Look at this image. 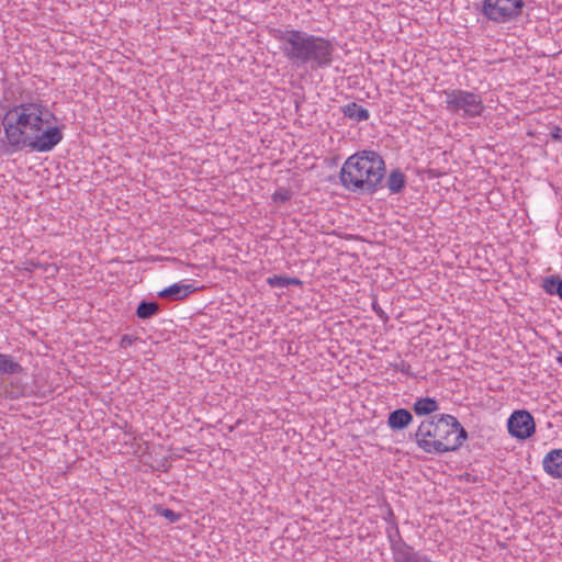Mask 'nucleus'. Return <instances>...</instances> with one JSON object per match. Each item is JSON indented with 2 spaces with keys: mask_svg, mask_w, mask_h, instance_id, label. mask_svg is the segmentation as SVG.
<instances>
[{
  "mask_svg": "<svg viewBox=\"0 0 562 562\" xmlns=\"http://www.w3.org/2000/svg\"><path fill=\"white\" fill-rule=\"evenodd\" d=\"M2 144L8 153L52 151L64 138V126L40 94L22 92L1 120Z\"/></svg>",
  "mask_w": 562,
  "mask_h": 562,
  "instance_id": "nucleus-1",
  "label": "nucleus"
},
{
  "mask_svg": "<svg viewBox=\"0 0 562 562\" xmlns=\"http://www.w3.org/2000/svg\"><path fill=\"white\" fill-rule=\"evenodd\" d=\"M270 33L292 65L318 70L334 61L335 45L327 37L290 27L272 29Z\"/></svg>",
  "mask_w": 562,
  "mask_h": 562,
  "instance_id": "nucleus-2",
  "label": "nucleus"
},
{
  "mask_svg": "<svg viewBox=\"0 0 562 562\" xmlns=\"http://www.w3.org/2000/svg\"><path fill=\"white\" fill-rule=\"evenodd\" d=\"M385 176V162L373 150L358 151L344 162L340 170L341 184L351 192L374 193Z\"/></svg>",
  "mask_w": 562,
  "mask_h": 562,
  "instance_id": "nucleus-3",
  "label": "nucleus"
},
{
  "mask_svg": "<svg viewBox=\"0 0 562 562\" xmlns=\"http://www.w3.org/2000/svg\"><path fill=\"white\" fill-rule=\"evenodd\" d=\"M465 438L464 428L456 417L448 414L422 422L415 432L418 447L427 453L437 454L459 449Z\"/></svg>",
  "mask_w": 562,
  "mask_h": 562,
  "instance_id": "nucleus-4",
  "label": "nucleus"
},
{
  "mask_svg": "<svg viewBox=\"0 0 562 562\" xmlns=\"http://www.w3.org/2000/svg\"><path fill=\"white\" fill-rule=\"evenodd\" d=\"M23 367L13 356L0 352V397L18 398L24 393V385L18 378Z\"/></svg>",
  "mask_w": 562,
  "mask_h": 562,
  "instance_id": "nucleus-5",
  "label": "nucleus"
},
{
  "mask_svg": "<svg viewBox=\"0 0 562 562\" xmlns=\"http://www.w3.org/2000/svg\"><path fill=\"white\" fill-rule=\"evenodd\" d=\"M445 95L446 109L451 113L460 114L463 117H476L484 111L483 100L477 93L453 89L445 91Z\"/></svg>",
  "mask_w": 562,
  "mask_h": 562,
  "instance_id": "nucleus-6",
  "label": "nucleus"
},
{
  "mask_svg": "<svg viewBox=\"0 0 562 562\" xmlns=\"http://www.w3.org/2000/svg\"><path fill=\"white\" fill-rule=\"evenodd\" d=\"M524 8V0H484L481 12L491 22L505 24L516 21Z\"/></svg>",
  "mask_w": 562,
  "mask_h": 562,
  "instance_id": "nucleus-7",
  "label": "nucleus"
},
{
  "mask_svg": "<svg viewBox=\"0 0 562 562\" xmlns=\"http://www.w3.org/2000/svg\"><path fill=\"white\" fill-rule=\"evenodd\" d=\"M508 432L517 439H527L536 431L532 415L527 411H515L507 420Z\"/></svg>",
  "mask_w": 562,
  "mask_h": 562,
  "instance_id": "nucleus-8",
  "label": "nucleus"
},
{
  "mask_svg": "<svg viewBox=\"0 0 562 562\" xmlns=\"http://www.w3.org/2000/svg\"><path fill=\"white\" fill-rule=\"evenodd\" d=\"M542 465L552 477H562V449H554L547 453Z\"/></svg>",
  "mask_w": 562,
  "mask_h": 562,
  "instance_id": "nucleus-9",
  "label": "nucleus"
},
{
  "mask_svg": "<svg viewBox=\"0 0 562 562\" xmlns=\"http://www.w3.org/2000/svg\"><path fill=\"white\" fill-rule=\"evenodd\" d=\"M413 422V415L405 408H398L389 414L387 425L392 430L406 428Z\"/></svg>",
  "mask_w": 562,
  "mask_h": 562,
  "instance_id": "nucleus-10",
  "label": "nucleus"
},
{
  "mask_svg": "<svg viewBox=\"0 0 562 562\" xmlns=\"http://www.w3.org/2000/svg\"><path fill=\"white\" fill-rule=\"evenodd\" d=\"M194 291L192 284L175 283L159 292L160 297L172 301L182 300Z\"/></svg>",
  "mask_w": 562,
  "mask_h": 562,
  "instance_id": "nucleus-11",
  "label": "nucleus"
},
{
  "mask_svg": "<svg viewBox=\"0 0 562 562\" xmlns=\"http://www.w3.org/2000/svg\"><path fill=\"white\" fill-rule=\"evenodd\" d=\"M342 114L356 122L367 121L370 116L369 111L356 102H350L341 108Z\"/></svg>",
  "mask_w": 562,
  "mask_h": 562,
  "instance_id": "nucleus-12",
  "label": "nucleus"
},
{
  "mask_svg": "<svg viewBox=\"0 0 562 562\" xmlns=\"http://www.w3.org/2000/svg\"><path fill=\"white\" fill-rule=\"evenodd\" d=\"M405 184L406 176L400 169H394L390 172L386 180V187L391 193H400L405 188Z\"/></svg>",
  "mask_w": 562,
  "mask_h": 562,
  "instance_id": "nucleus-13",
  "label": "nucleus"
},
{
  "mask_svg": "<svg viewBox=\"0 0 562 562\" xmlns=\"http://www.w3.org/2000/svg\"><path fill=\"white\" fill-rule=\"evenodd\" d=\"M438 408L439 405L437 401L431 397L419 398L413 405V409L418 416L429 415L438 411Z\"/></svg>",
  "mask_w": 562,
  "mask_h": 562,
  "instance_id": "nucleus-14",
  "label": "nucleus"
},
{
  "mask_svg": "<svg viewBox=\"0 0 562 562\" xmlns=\"http://www.w3.org/2000/svg\"><path fill=\"white\" fill-rule=\"evenodd\" d=\"M542 289L550 295H558L562 300V279L550 276L543 280Z\"/></svg>",
  "mask_w": 562,
  "mask_h": 562,
  "instance_id": "nucleus-15",
  "label": "nucleus"
},
{
  "mask_svg": "<svg viewBox=\"0 0 562 562\" xmlns=\"http://www.w3.org/2000/svg\"><path fill=\"white\" fill-rule=\"evenodd\" d=\"M159 311V305L156 302L142 301L136 310L137 317L148 319L155 316Z\"/></svg>",
  "mask_w": 562,
  "mask_h": 562,
  "instance_id": "nucleus-16",
  "label": "nucleus"
},
{
  "mask_svg": "<svg viewBox=\"0 0 562 562\" xmlns=\"http://www.w3.org/2000/svg\"><path fill=\"white\" fill-rule=\"evenodd\" d=\"M268 284L273 288H286L290 285H297L301 284V281L296 278H288V277H281V276H273L268 278L267 280Z\"/></svg>",
  "mask_w": 562,
  "mask_h": 562,
  "instance_id": "nucleus-17",
  "label": "nucleus"
},
{
  "mask_svg": "<svg viewBox=\"0 0 562 562\" xmlns=\"http://www.w3.org/2000/svg\"><path fill=\"white\" fill-rule=\"evenodd\" d=\"M157 513L168 519L170 522H176L180 519V514L175 513L170 508H158Z\"/></svg>",
  "mask_w": 562,
  "mask_h": 562,
  "instance_id": "nucleus-18",
  "label": "nucleus"
},
{
  "mask_svg": "<svg viewBox=\"0 0 562 562\" xmlns=\"http://www.w3.org/2000/svg\"><path fill=\"white\" fill-rule=\"evenodd\" d=\"M290 198H291L290 191L284 190V189L276 191L272 195V200L277 203H284V202L289 201Z\"/></svg>",
  "mask_w": 562,
  "mask_h": 562,
  "instance_id": "nucleus-19",
  "label": "nucleus"
},
{
  "mask_svg": "<svg viewBox=\"0 0 562 562\" xmlns=\"http://www.w3.org/2000/svg\"><path fill=\"white\" fill-rule=\"evenodd\" d=\"M136 339V337L124 335L121 337L120 347L126 349L127 347L132 346Z\"/></svg>",
  "mask_w": 562,
  "mask_h": 562,
  "instance_id": "nucleus-20",
  "label": "nucleus"
},
{
  "mask_svg": "<svg viewBox=\"0 0 562 562\" xmlns=\"http://www.w3.org/2000/svg\"><path fill=\"white\" fill-rule=\"evenodd\" d=\"M550 135L553 139H561L562 138V128L559 127V126H554L551 132H550Z\"/></svg>",
  "mask_w": 562,
  "mask_h": 562,
  "instance_id": "nucleus-21",
  "label": "nucleus"
},
{
  "mask_svg": "<svg viewBox=\"0 0 562 562\" xmlns=\"http://www.w3.org/2000/svg\"><path fill=\"white\" fill-rule=\"evenodd\" d=\"M557 361L562 364V352L557 357Z\"/></svg>",
  "mask_w": 562,
  "mask_h": 562,
  "instance_id": "nucleus-22",
  "label": "nucleus"
}]
</instances>
